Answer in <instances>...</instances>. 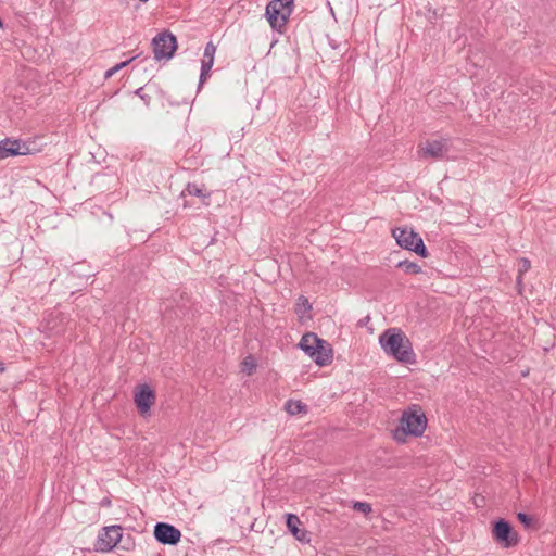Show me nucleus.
I'll return each instance as SVG.
<instances>
[{
  "instance_id": "nucleus-22",
  "label": "nucleus",
  "mask_w": 556,
  "mask_h": 556,
  "mask_svg": "<svg viewBox=\"0 0 556 556\" xmlns=\"http://www.w3.org/2000/svg\"><path fill=\"white\" fill-rule=\"evenodd\" d=\"M256 368V364L252 356H248L242 362V371L251 375Z\"/></svg>"
},
{
  "instance_id": "nucleus-19",
  "label": "nucleus",
  "mask_w": 556,
  "mask_h": 556,
  "mask_svg": "<svg viewBox=\"0 0 556 556\" xmlns=\"http://www.w3.org/2000/svg\"><path fill=\"white\" fill-rule=\"evenodd\" d=\"M352 508L358 513H362L364 516H368L372 511V507L367 502H352Z\"/></svg>"
},
{
  "instance_id": "nucleus-15",
  "label": "nucleus",
  "mask_w": 556,
  "mask_h": 556,
  "mask_svg": "<svg viewBox=\"0 0 556 556\" xmlns=\"http://www.w3.org/2000/svg\"><path fill=\"white\" fill-rule=\"evenodd\" d=\"M285 410L289 415L293 416V415H298L301 413H306L307 406L299 400H288L285 403Z\"/></svg>"
},
{
  "instance_id": "nucleus-12",
  "label": "nucleus",
  "mask_w": 556,
  "mask_h": 556,
  "mask_svg": "<svg viewBox=\"0 0 556 556\" xmlns=\"http://www.w3.org/2000/svg\"><path fill=\"white\" fill-rule=\"evenodd\" d=\"M286 525L292 535L302 543L311 542V532L305 529L300 528L301 520L296 515L287 514L286 515Z\"/></svg>"
},
{
  "instance_id": "nucleus-21",
  "label": "nucleus",
  "mask_w": 556,
  "mask_h": 556,
  "mask_svg": "<svg viewBox=\"0 0 556 556\" xmlns=\"http://www.w3.org/2000/svg\"><path fill=\"white\" fill-rule=\"evenodd\" d=\"M215 53H216V46L212 41H210L206 43V46L204 48V53H203L202 60H211V62H214Z\"/></svg>"
},
{
  "instance_id": "nucleus-6",
  "label": "nucleus",
  "mask_w": 556,
  "mask_h": 556,
  "mask_svg": "<svg viewBox=\"0 0 556 556\" xmlns=\"http://www.w3.org/2000/svg\"><path fill=\"white\" fill-rule=\"evenodd\" d=\"M123 542L122 527L114 525L103 528L94 543V551L109 552Z\"/></svg>"
},
{
  "instance_id": "nucleus-23",
  "label": "nucleus",
  "mask_w": 556,
  "mask_h": 556,
  "mask_svg": "<svg viewBox=\"0 0 556 556\" xmlns=\"http://www.w3.org/2000/svg\"><path fill=\"white\" fill-rule=\"evenodd\" d=\"M517 519L526 529H529L533 526V518L526 513H518Z\"/></svg>"
},
{
  "instance_id": "nucleus-7",
  "label": "nucleus",
  "mask_w": 556,
  "mask_h": 556,
  "mask_svg": "<svg viewBox=\"0 0 556 556\" xmlns=\"http://www.w3.org/2000/svg\"><path fill=\"white\" fill-rule=\"evenodd\" d=\"M285 12V9L282 7H278L277 2L274 0H271L265 9V16L270 27L280 34L285 31L287 22L290 17V14Z\"/></svg>"
},
{
  "instance_id": "nucleus-2",
  "label": "nucleus",
  "mask_w": 556,
  "mask_h": 556,
  "mask_svg": "<svg viewBox=\"0 0 556 556\" xmlns=\"http://www.w3.org/2000/svg\"><path fill=\"white\" fill-rule=\"evenodd\" d=\"M427 427V418L424 413L405 410L400 419V425L393 431V439L405 442L407 435L421 437Z\"/></svg>"
},
{
  "instance_id": "nucleus-5",
  "label": "nucleus",
  "mask_w": 556,
  "mask_h": 556,
  "mask_svg": "<svg viewBox=\"0 0 556 556\" xmlns=\"http://www.w3.org/2000/svg\"><path fill=\"white\" fill-rule=\"evenodd\" d=\"M152 46L155 60H169L174 56V53L177 50V39L174 34L168 30H164L153 38Z\"/></svg>"
},
{
  "instance_id": "nucleus-9",
  "label": "nucleus",
  "mask_w": 556,
  "mask_h": 556,
  "mask_svg": "<svg viewBox=\"0 0 556 556\" xmlns=\"http://www.w3.org/2000/svg\"><path fill=\"white\" fill-rule=\"evenodd\" d=\"M153 533L155 540L163 545H177L181 539L180 530L167 522H157Z\"/></svg>"
},
{
  "instance_id": "nucleus-10",
  "label": "nucleus",
  "mask_w": 556,
  "mask_h": 556,
  "mask_svg": "<svg viewBox=\"0 0 556 556\" xmlns=\"http://www.w3.org/2000/svg\"><path fill=\"white\" fill-rule=\"evenodd\" d=\"M450 150L447 139L427 140L420 149V156L435 161L443 160Z\"/></svg>"
},
{
  "instance_id": "nucleus-24",
  "label": "nucleus",
  "mask_w": 556,
  "mask_h": 556,
  "mask_svg": "<svg viewBox=\"0 0 556 556\" xmlns=\"http://www.w3.org/2000/svg\"><path fill=\"white\" fill-rule=\"evenodd\" d=\"M277 2L278 7H282L285 9V13H288L291 15L293 11V0H274Z\"/></svg>"
},
{
  "instance_id": "nucleus-4",
  "label": "nucleus",
  "mask_w": 556,
  "mask_h": 556,
  "mask_svg": "<svg viewBox=\"0 0 556 556\" xmlns=\"http://www.w3.org/2000/svg\"><path fill=\"white\" fill-rule=\"evenodd\" d=\"M492 538L503 548H510L519 543V535L509 521L498 518L492 522Z\"/></svg>"
},
{
  "instance_id": "nucleus-29",
  "label": "nucleus",
  "mask_w": 556,
  "mask_h": 556,
  "mask_svg": "<svg viewBox=\"0 0 556 556\" xmlns=\"http://www.w3.org/2000/svg\"><path fill=\"white\" fill-rule=\"evenodd\" d=\"M213 65H214V62H211V60H202L201 71L211 72Z\"/></svg>"
},
{
  "instance_id": "nucleus-17",
  "label": "nucleus",
  "mask_w": 556,
  "mask_h": 556,
  "mask_svg": "<svg viewBox=\"0 0 556 556\" xmlns=\"http://www.w3.org/2000/svg\"><path fill=\"white\" fill-rule=\"evenodd\" d=\"M312 309V305L308 299L304 295H300L295 303V314L303 316Z\"/></svg>"
},
{
  "instance_id": "nucleus-30",
  "label": "nucleus",
  "mask_w": 556,
  "mask_h": 556,
  "mask_svg": "<svg viewBox=\"0 0 556 556\" xmlns=\"http://www.w3.org/2000/svg\"><path fill=\"white\" fill-rule=\"evenodd\" d=\"M111 505H112V501L110 497H103L100 501V506H102V507H110Z\"/></svg>"
},
{
  "instance_id": "nucleus-18",
  "label": "nucleus",
  "mask_w": 556,
  "mask_h": 556,
  "mask_svg": "<svg viewBox=\"0 0 556 556\" xmlns=\"http://www.w3.org/2000/svg\"><path fill=\"white\" fill-rule=\"evenodd\" d=\"M531 268V262L529 258L527 257H521L519 260V264H518V276H517V283L518 285H521V281H522V276L529 271V269Z\"/></svg>"
},
{
  "instance_id": "nucleus-26",
  "label": "nucleus",
  "mask_w": 556,
  "mask_h": 556,
  "mask_svg": "<svg viewBox=\"0 0 556 556\" xmlns=\"http://www.w3.org/2000/svg\"><path fill=\"white\" fill-rule=\"evenodd\" d=\"M186 191L190 195L204 197V193H203L202 189H200L195 184H188L187 188H186Z\"/></svg>"
},
{
  "instance_id": "nucleus-14",
  "label": "nucleus",
  "mask_w": 556,
  "mask_h": 556,
  "mask_svg": "<svg viewBox=\"0 0 556 556\" xmlns=\"http://www.w3.org/2000/svg\"><path fill=\"white\" fill-rule=\"evenodd\" d=\"M318 343L320 344V338H318L316 333L307 332L302 337L299 346L312 358Z\"/></svg>"
},
{
  "instance_id": "nucleus-27",
  "label": "nucleus",
  "mask_w": 556,
  "mask_h": 556,
  "mask_svg": "<svg viewBox=\"0 0 556 556\" xmlns=\"http://www.w3.org/2000/svg\"><path fill=\"white\" fill-rule=\"evenodd\" d=\"M210 72H205V71H201L200 73V78H199V85H198V90H200L202 88V86L204 85V83L207 80V78L210 77Z\"/></svg>"
},
{
  "instance_id": "nucleus-31",
  "label": "nucleus",
  "mask_w": 556,
  "mask_h": 556,
  "mask_svg": "<svg viewBox=\"0 0 556 556\" xmlns=\"http://www.w3.org/2000/svg\"><path fill=\"white\" fill-rule=\"evenodd\" d=\"M49 329H50L54 334H61V333H63V330H62V329L56 328V326H49Z\"/></svg>"
},
{
  "instance_id": "nucleus-25",
  "label": "nucleus",
  "mask_w": 556,
  "mask_h": 556,
  "mask_svg": "<svg viewBox=\"0 0 556 556\" xmlns=\"http://www.w3.org/2000/svg\"><path fill=\"white\" fill-rule=\"evenodd\" d=\"M135 94L138 96L146 104V106H149L151 103V96L144 92V88L140 87L135 91Z\"/></svg>"
},
{
  "instance_id": "nucleus-13",
  "label": "nucleus",
  "mask_w": 556,
  "mask_h": 556,
  "mask_svg": "<svg viewBox=\"0 0 556 556\" xmlns=\"http://www.w3.org/2000/svg\"><path fill=\"white\" fill-rule=\"evenodd\" d=\"M316 346L317 349L312 359L320 367L329 365L333 358L331 345L326 340L320 339V344L318 343Z\"/></svg>"
},
{
  "instance_id": "nucleus-8",
  "label": "nucleus",
  "mask_w": 556,
  "mask_h": 556,
  "mask_svg": "<svg viewBox=\"0 0 556 556\" xmlns=\"http://www.w3.org/2000/svg\"><path fill=\"white\" fill-rule=\"evenodd\" d=\"M155 391L149 384H139L134 396L139 414L144 416L150 413L152 405L155 403Z\"/></svg>"
},
{
  "instance_id": "nucleus-28",
  "label": "nucleus",
  "mask_w": 556,
  "mask_h": 556,
  "mask_svg": "<svg viewBox=\"0 0 556 556\" xmlns=\"http://www.w3.org/2000/svg\"><path fill=\"white\" fill-rule=\"evenodd\" d=\"M121 543L124 549H130L134 546V541L129 534L126 536V539L123 536V542Z\"/></svg>"
},
{
  "instance_id": "nucleus-3",
  "label": "nucleus",
  "mask_w": 556,
  "mask_h": 556,
  "mask_svg": "<svg viewBox=\"0 0 556 556\" xmlns=\"http://www.w3.org/2000/svg\"><path fill=\"white\" fill-rule=\"evenodd\" d=\"M392 236L401 248L413 251L424 258L428 256L429 253L424 240L413 229H408L406 227L395 228L392 230Z\"/></svg>"
},
{
  "instance_id": "nucleus-1",
  "label": "nucleus",
  "mask_w": 556,
  "mask_h": 556,
  "mask_svg": "<svg viewBox=\"0 0 556 556\" xmlns=\"http://www.w3.org/2000/svg\"><path fill=\"white\" fill-rule=\"evenodd\" d=\"M383 351L394 359L405 364L415 363V353L412 343L399 328H389L379 337Z\"/></svg>"
},
{
  "instance_id": "nucleus-11",
  "label": "nucleus",
  "mask_w": 556,
  "mask_h": 556,
  "mask_svg": "<svg viewBox=\"0 0 556 556\" xmlns=\"http://www.w3.org/2000/svg\"><path fill=\"white\" fill-rule=\"evenodd\" d=\"M28 153V146L21 140L5 138L0 141V160L10 156L26 155Z\"/></svg>"
},
{
  "instance_id": "nucleus-32",
  "label": "nucleus",
  "mask_w": 556,
  "mask_h": 556,
  "mask_svg": "<svg viewBox=\"0 0 556 556\" xmlns=\"http://www.w3.org/2000/svg\"><path fill=\"white\" fill-rule=\"evenodd\" d=\"M5 370V365L2 361H0V374Z\"/></svg>"
},
{
  "instance_id": "nucleus-16",
  "label": "nucleus",
  "mask_w": 556,
  "mask_h": 556,
  "mask_svg": "<svg viewBox=\"0 0 556 556\" xmlns=\"http://www.w3.org/2000/svg\"><path fill=\"white\" fill-rule=\"evenodd\" d=\"M396 267L403 269L405 274L409 275H417L421 273V267L417 263L406 260L397 262Z\"/></svg>"
},
{
  "instance_id": "nucleus-20",
  "label": "nucleus",
  "mask_w": 556,
  "mask_h": 556,
  "mask_svg": "<svg viewBox=\"0 0 556 556\" xmlns=\"http://www.w3.org/2000/svg\"><path fill=\"white\" fill-rule=\"evenodd\" d=\"M136 59V56H132L130 58L129 60H126L124 62H121V63H117L116 65H114L113 67H111L110 70H108L104 74V78H110L112 77L114 74H116L118 71L123 70L124 67H126L128 64H130L134 60Z\"/></svg>"
}]
</instances>
